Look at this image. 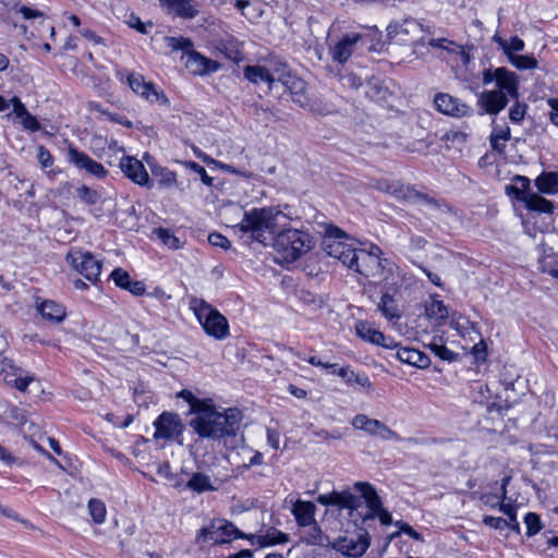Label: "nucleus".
Masks as SVG:
<instances>
[{
    "label": "nucleus",
    "mask_w": 558,
    "mask_h": 558,
    "mask_svg": "<svg viewBox=\"0 0 558 558\" xmlns=\"http://www.w3.org/2000/svg\"><path fill=\"white\" fill-rule=\"evenodd\" d=\"M374 186L381 192L391 194L398 199H403L413 204L422 203L430 208L440 209L441 207L437 199L415 191L410 185H403L399 181L381 179L376 181Z\"/></svg>",
    "instance_id": "7"
},
{
    "label": "nucleus",
    "mask_w": 558,
    "mask_h": 558,
    "mask_svg": "<svg viewBox=\"0 0 558 558\" xmlns=\"http://www.w3.org/2000/svg\"><path fill=\"white\" fill-rule=\"evenodd\" d=\"M66 157L68 161L74 167L80 170H85L88 174L97 179H104L108 173L100 162L94 160L87 154L80 151L74 146H69Z\"/></svg>",
    "instance_id": "13"
},
{
    "label": "nucleus",
    "mask_w": 558,
    "mask_h": 558,
    "mask_svg": "<svg viewBox=\"0 0 558 558\" xmlns=\"http://www.w3.org/2000/svg\"><path fill=\"white\" fill-rule=\"evenodd\" d=\"M375 518H378L380 523L383 525H390L392 524V517L391 514L381 506L378 511L375 512H367L363 517V521L373 520Z\"/></svg>",
    "instance_id": "54"
},
{
    "label": "nucleus",
    "mask_w": 558,
    "mask_h": 558,
    "mask_svg": "<svg viewBox=\"0 0 558 558\" xmlns=\"http://www.w3.org/2000/svg\"><path fill=\"white\" fill-rule=\"evenodd\" d=\"M357 265L373 269L375 272L373 277L377 275L381 276L385 271L392 274L393 268H396V265L391 260L381 258L383 252L377 245H372L368 252L357 250Z\"/></svg>",
    "instance_id": "9"
},
{
    "label": "nucleus",
    "mask_w": 558,
    "mask_h": 558,
    "mask_svg": "<svg viewBox=\"0 0 558 558\" xmlns=\"http://www.w3.org/2000/svg\"><path fill=\"white\" fill-rule=\"evenodd\" d=\"M88 510L93 521L97 524L104 523L106 519V506L99 499H90L88 502Z\"/></svg>",
    "instance_id": "44"
},
{
    "label": "nucleus",
    "mask_w": 558,
    "mask_h": 558,
    "mask_svg": "<svg viewBox=\"0 0 558 558\" xmlns=\"http://www.w3.org/2000/svg\"><path fill=\"white\" fill-rule=\"evenodd\" d=\"M515 185H508L506 187L508 193H513L518 201L522 202V197L533 192H530V179L524 175H515L513 178Z\"/></svg>",
    "instance_id": "39"
},
{
    "label": "nucleus",
    "mask_w": 558,
    "mask_h": 558,
    "mask_svg": "<svg viewBox=\"0 0 558 558\" xmlns=\"http://www.w3.org/2000/svg\"><path fill=\"white\" fill-rule=\"evenodd\" d=\"M511 477L510 476H505L502 480H501V485H500V493L497 494H493V493H489V494H484L482 497H481V500L486 504V505H489L492 507H495L497 505L500 506V504H502V501L506 499L507 497V485L509 484Z\"/></svg>",
    "instance_id": "41"
},
{
    "label": "nucleus",
    "mask_w": 558,
    "mask_h": 558,
    "mask_svg": "<svg viewBox=\"0 0 558 558\" xmlns=\"http://www.w3.org/2000/svg\"><path fill=\"white\" fill-rule=\"evenodd\" d=\"M66 262L92 283L98 281L102 264L92 253L71 250L66 255Z\"/></svg>",
    "instance_id": "8"
},
{
    "label": "nucleus",
    "mask_w": 558,
    "mask_h": 558,
    "mask_svg": "<svg viewBox=\"0 0 558 558\" xmlns=\"http://www.w3.org/2000/svg\"><path fill=\"white\" fill-rule=\"evenodd\" d=\"M274 248L287 263L298 260L313 246L312 236L296 228H283L276 233L271 240Z\"/></svg>",
    "instance_id": "5"
},
{
    "label": "nucleus",
    "mask_w": 558,
    "mask_h": 558,
    "mask_svg": "<svg viewBox=\"0 0 558 558\" xmlns=\"http://www.w3.org/2000/svg\"><path fill=\"white\" fill-rule=\"evenodd\" d=\"M356 335L373 344H377L385 340V335L375 329L368 322H357L355 325Z\"/></svg>",
    "instance_id": "35"
},
{
    "label": "nucleus",
    "mask_w": 558,
    "mask_h": 558,
    "mask_svg": "<svg viewBox=\"0 0 558 558\" xmlns=\"http://www.w3.org/2000/svg\"><path fill=\"white\" fill-rule=\"evenodd\" d=\"M500 511L508 517V527L514 531L520 530V523L517 519L515 510L511 505L500 504Z\"/></svg>",
    "instance_id": "56"
},
{
    "label": "nucleus",
    "mask_w": 558,
    "mask_h": 558,
    "mask_svg": "<svg viewBox=\"0 0 558 558\" xmlns=\"http://www.w3.org/2000/svg\"><path fill=\"white\" fill-rule=\"evenodd\" d=\"M33 376H21L16 374L14 366H11V371L3 369V380L7 385L16 388L20 391H26L28 385L34 380Z\"/></svg>",
    "instance_id": "36"
},
{
    "label": "nucleus",
    "mask_w": 558,
    "mask_h": 558,
    "mask_svg": "<svg viewBox=\"0 0 558 558\" xmlns=\"http://www.w3.org/2000/svg\"><path fill=\"white\" fill-rule=\"evenodd\" d=\"M496 88L480 94L477 105L487 114L497 116L509 104V98H519V77L506 68L487 69L483 72V84L494 83Z\"/></svg>",
    "instance_id": "2"
},
{
    "label": "nucleus",
    "mask_w": 558,
    "mask_h": 558,
    "mask_svg": "<svg viewBox=\"0 0 558 558\" xmlns=\"http://www.w3.org/2000/svg\"><path fill=\"white\" fill-rule=\"evenodd\" d=\"M120 168L122 172L134 183L138 185H147L149 183L148 172L138 159L131 156H124L120 160Z\"/></svg>",
    "instance_id": "18"
},
{
    "label": "nucleus",
    "mask_w": 558,
    "mask_h": 558,
    "mask_svg": "<svg viewBox=\"0 0 558 558\" xmlns=\"http://www.w3.org/2000/svg\"><path fill=\"white\" fill-rule=\"evenodd\" d=\"M168 13L174 14L184 20H192L199 13L198 4L195 0H158Z\"/></svg>",
    "instance_id": "19"
},
{
    "label": "nucleus",
    "mask_w": 558,
    "mask_h": 558,
    "mask_svg": "<svg viewBox=\"0 0 558 558\" xmlns=\"http://www.w3.org/2000/svg\"><path fill=\"white\" fill-rule=\"evenodd\" d=\"M183 165H184L185 168H187V169L194 171L195 173H197L199 175L201 181L205 185L213 186L214 179L207 174V172H206V170H205V168L203 166H201L197 162L192 161V160L184 161Z\"/></svg>",
    "instance_id": "51"
},
{
    "label": "nucleus",
    "mask_w": 558,
    "mask_h": 558,
    "mask_svg": "<svg viewBox=\"0 0 558 558\" xmlns=\"http://www.w3.org/2000/svg\"><path fill=\"white\" fill-rule=\"evenodd\" d=\"M244 77L251 82L252 84L258 85L260 83H265L268 86V89L271 90L274 85L271 83L269 70L265 64H256V65H246L243 69Z\"/></svg>",
    "instance_id": "27"
},
{
    "label": "nucleus",
    "mask_w": 558,
    "mask_h": 558,
    "mask_svg": "<svg viewBox=\"0 0 558 558\" xmlns=\"http://www.w3.org/2000/svg\"><path fill=\"white\" fill-rule=\"evenodd\" d=\"M369 547L368 533L364 532L357 536L339 537L332 548L348 557H360Z\"/></svg>",
    "instance_id": "14"
},
{
    "label": "nucleus",
    "mask_w": 558,
    "mask_h": 558,
    "mask_svg": "<svg viewBox=\"0 0 558 558\" xmlns=\"http://www.w3.org/2000/svg\"><path fill=\"white\" fill-rule=\"evenodd\" d=\"M126 24L131 27L136 29L141 34H149L151 28L154 27V24L151 21L148 22H142V20L135 15L134 13H131L126 19Z\"/></svg>",
    "instance_id": "49"
},
{
    "label": "nucleus",
    "mask_w": 558,
    "mask_h": 558,
    "mask_svg": "<svg viewBox=\"0 0 558 558\" xmlns=\"http://www.w3.org/2000/svg\"><path fill=\"white\" fill-rule=\"evenodd\" d=\"M396 525H398L400 530L396 533H392L390 535V539L399 536L401 533H404L415 541H423L422 535L417 533L410 524L397 522Z\"/></svg>",
    "instance_id": "57"
},
{
    "label": "nucleus",
    "mask_w": 558,
    "mask_h": 558,
    "mask_svg": "<svg viewBox=\"0 0 558 558\" xmlns=\"http://www.w3.org/2000/svg\"><path fill=\"white\" fill-rule=\"evenodd\" d=\"M250 539L252 544H256L259 547H268L288 543L289 535L271 527L268 529L264 534L252 535Z\"/></svg>",
    "instance_id": "28"
},
{
    "label": "nucleus",
    "mask_w": 558,
    "mask_h": 558,
    "mask_svg": "<svg viewBox=\"0 0 558 558\" xmlns=\"http://www.w3.org/2000/svg\"><path fill=\"white\" fill-rule=\"evenodd\" d=\"M428 348L436 356L442 361L452 362L456 361L459 356L458 353L452 352L445 344L437 341L430 342Z\"/></svg>",
    "instance_id": "43"
},
{
    "label": "nucleus",
    "mask_w": 558,
    "mask_h": 558,
    "mask_svg": "<svg viewBox=\"0 0 558 558\" xmlns=\"http://www.w3.org/2000/svg\"><path fill=\"white\" fill-rule=\"evenodd\" d=\"M354 489L361 493V497L364 499L366 507L368 508L367 512L378 511L383 506L381 498L372 484L367 482H356L354 483Z\"/></svg>",
    "instance_id": "25"
},
{
    "label": "nucleus",
    "mask_w": 558,
    "mask_h": 558,
    "mask_svg": "<svg viewBox=\"0 0 558 558\" xmlns=\"http://www.w3.org/2000/svg\"><path fill=\"white\" fill-rule=\"evenodd\" d=\"M177 396L178 398L184 399L189 403L190 412L192 414L199 411L201 408H203L206 403L210 401V399H198L193 395V392L189 390H181L180 392H178Z\"/></svg>",
    "instance_id": "45"
},
{
    "label": "nucleus",
    "mask_w": 558,
    "mask_h": 558,
    "mask_svg": "<svg viewBox=\"0 0 558 558\" xmlns=\"http://www.w3.org/2000/svg\"><path fill=\"white\" fill-rule=\"evenodd\" d=\"M522 202L524 203L525 207L532 211L553 214L555 210V205L553 202L534 192L523 196Z\"/></svg>",
    "instance_id": "31"
},
{
    "label": "nucleus",
    "mask_w": 558,
    "mask_h": 558,
    "mask_svg": "<svg viewBox=\"0 0 558 558\" xmlns=\"http://www.w3.org/2000/svg\"><path fill=\"white\" fill-rule=\"evenodd\" d=\"M515 101L509 109V119L512 123H521L526 114L527 105L525 102L519 101V99H514Z\"/></svg>",
    "instance_id": "47"
},
{
    "label": "nucleus",
    "mask_w": 558,
    "mask_h": 558,
    "mask_svg": "<svg viewBox=\"0 0 558 558\" xmlns=\"http://www.w3.org/2000/svg\"><path fill=\"white\" fill-rule=\"evenodd\" d=\"M509 138H510V129H509V126H501V128L495 126L493 129V132L490 134V138L489 140H499V141H502V142H507Z\"/></svg>",
    "instance_id": "62"
},
{
    "label": "nucleus",
    "mask_w": 558,
    "mask_h": 558,
    "mask_svg": "<svg viewBox=\"0 0 558 558\" xmlns=\"http://www.w3.org/2000/svg\"><path fill=\"white\" fill-rule=\"evenodd\" d=\"M190 308L194 312L204 331L216 340L226 339L229 336V323L227 318L203 299L193 298Z\"/></svg>",
    "instance_id": "6"
},
{
    "label": "nucleus",
    "mask_w": 558,
    "mask_h": 558,
    "mask_svg": "<svg viewBox=\"0 0 558 558\" xmlns=\"http://www.w3.org/2000/svg\"><path fill=\"white\" fill-rule=\"evenodd\" d=\"M37 311L44 319L50 323H61L65 318V308L56 303L54 301L45 300L40 303L37 302Z\"/></svg>",
    "instance_id": "26"
},
{
    "label": "nucleus",
    "mask_w": 558,
    "mask_h": 558,
    "mask_svg": "<svg viewBox=\"0 0 558 558\" xmlns=\"http://www.w3.org/2000/svg\"><path fill=\"white\" fill-rule=\"evenodd\" d=\"M349 236L344 231L336 226H328L325 229V235L322 241V247L327 255L339 259L348 268L363 275L364 277L374 276L373 269L363 265H357V250L348 242Z\"/></svg>",
    "instance_id": "3"
},
{
    "label": "nucleus",
    "mask_w": 558,
    "mask_h": 558,
    "mask_svg": "<svg viewBox=\"0 0 558 558\" xmlns=\"http://www.w3.org/2000/svg\"><path fill=\"white\" fill-rule=\"evenodd\" d=\"M509 61L519 70H529L537 66V61L532 56L514 54L509 58Z\"/></svg>",
    "instance_id": "46"
},
{
    "label": "nucleus",
    "mask_w": 558,
    "mask_h": 558,
    "mask_svg": "<svg viewBox=\"0 0 558 558\" xmlns=\"http://www.w3.org/2000/svg\"><path fill=\"white\" fill-rule=\"evenodd\" d=\"M308 531L304 536V541L310 545H323V532L316 522L306 525Z\"/></svg>",
    "instance_id": "53"
},
{
    "label": "nucleus",
    "mask_w": 558,
    "mask_h": 558,
    "mask_svg": "<svg viewBox=\"0 0 558 558\" xmlns=\"http://www.w3.org/2000/svg\"><path fill=\"white\" fill-rule=\"evenodd\" d=\"M132 90L150 102L167 104V97L154 84L145 82L143 75L132 73L128 77Z\"/></svg>",
    "instance_id": "16"
},
{
    "label": "nucleus",
    "mask_w": 558,
    "mask_h": 558,
    "mask_svg": "<svg viewBox=\"0 0 558 558\" xmlns=\"http://www.w3.org/2000/svg\"><path fill=\"white\" fill-rule=\"evenodd\" d=\"M241 420L242 414L238 409L230 408L225 412H218L210 400L194 413L189 424L202 438H225L226 442L233 438V442H236Z\"/></svg>",
    "instance_id": "1"
},
{
    "label": "nucleus",
    "mask_w": 558,
    "mask_h": 558,
    "mask_svg": "<svg viewBox=\"0 0 558 558\" xmlns=\"http://www.w3.org/2000/svg\"><path fill=\"white\" fill-rule=\"evenodd\" d=\"M283 86L290 92L292 100L300 107L305 108L310 105L306 94L307 87L305 81L293 73Z\"/></svg>",
    "instance_id": "22"
},
{
    "label": "nucleus",
    "mask_w": 558,
    "mask_h": 558,
    "mask_svg": "<svg viewBox=\"0 0 558 558\" xmlns=\"http://www.w3.org/2000/svg\"><path fill=\"white\" fill-rule=\"evenodd\" d=\"M352 425L356 429H362L368 435L379 437L384 440H400L399 434L389 428L383 422L369 418L365 414H357L352 420Z\"/></svg>",
    "instance_id": "10"
},
{
    "label": "nucleus",
    "mask_w": 558,
    "mask_h": 558,
    "mask_svg": "<svg viewBox=\"0 0 558 558\" xmlns=\"http://www.w3.org/2000/svg\"><path fill=\"white\" fill-rule=\"evenodd\" d=\"M524 523L526 525V535L533 536L542 530V522L538 514L529 512L524 517Z\"/></svg>",
    "instance_id": "50"
},
{
    "label": "nucleus",
    "mask_w": 558,
    "mask_h": 558,
    "mask_svg": "<svg viewBox=\"0 0 558 558\" xmlns=\"http://www.w3.org/2000/svg\"><path fill=\"white\" fill-rule=\"evenodd\" d=\"M186 68L196 75H204L215 72L218 69L216 62L203 57L201 53L192 50L187 54Z\"/></svg>",
    "instance_id": "23"
},
{
    "label": "nucleus",
    "mask_w": 558,
    "mask_h": 558,
    "mask_svg": "<svg viewBox=\"0 0 558 558\" xmlns=\"http://www.w3.org/2000/svg\"><path fill=\"white\" fill-rule=\"evenodd\" d=\"M218 531H220V534L217 533V536L215 538V543L221 544L230 542L232 538H244L245 535L238 530V527L232 524L231 522L223 523Z\"/></svg>",
    "instance_id": "40"
},
{
    "label": "nucleus",
    "mask_w": 558,
    "mask_h": 558,
    "mask_svg": "<svg viewBox=\"0 0 558 558\" xmlns=\"http://www.w3.org/2000/svg\"><path fill=\"white\" fill-rule=\"evenodd\" d=\"M534 184L543 194L554 195L558 193V171H544L535 180Z\"/></svg>",
    "instance_id": "32"
},
{
    "label": "nucleus",
    "mask_w": 558,
    "mask_h": 558,
    "mask_svg": "<svg viewBox=\"0 0 558 558\" xmlns=\"http://www.w3.org/2000/svg\"><path fill=\"white\" fill-rule=\"evenodd\" d=\"M337 374L350 386L359 385L366 389L372 387V383L366 374L355 373L350 366L340 367Z\"/></svg>",
    "instance_id": "34"
},
{
    "label": "nucleus",
    "mask_w": 558,
    "mask_h": 558,
    "mask_svg": "<svg viewBox=\"0 0 558 558\" xmlns=\"http://www.w3.org/2000/svg\"><path fill=\"white\" fill-rule=\"evenodd\" d=\"M341 83L345 87L357 89L362 85V78L354 73H347L341 75Z\"/></svg>",
    "instance_id": "61"
},
{
    "label": "nucleus",
    "mask_w": 558,
    "mask_h": 558,
    "mask_svg": "<svg viewBox=\"0 0 558 558\" xmlns=\"http://www.w3.org/2000/svg\"><path fill=\"white\" fill-rule=\"evenodd\" d=\"M155 439H172L180 436L183 432V425L178 414L163 412L154 422Z\"/></svg>",
    "instance_id": "12"
},
{
    "label": "nucleus",
    "mask_w": 558,
    "mask_h": 558,
    "mask_svg": "<svg viewBox=\"0 0 558 558\" xmlns=\"http://www.w3.org/2000/svg\"><path fill=\"white\" fill-rule=\"evenodd\" d=\"M426 315L429 318L445 320L448 317L447 306L442 301L433 300L425 308Z\"/></svg>",
    "instance_id": "42"
},
{
    "label": "nucleus",
    "mask_w": 558,
    "mask_h": 558,
    "mask_svg": "<svg viewBox=\"0 0 558 558\" xmlns=\"http://www.w3.org/2000/svg\"><path fill=\"white\" fill-rule=\"evenodd\" d=\"M377 308L386 318L390 320L395 318H400L401 316L398 310L397 302L389 292L383 293L380 301L377 305Z\"/></svg>",
    "instance_id": "37"
},
{
    "label": "nucleus",
    "mask_w": 558,
    "mask_h": 558,
    "mask_svg": "<svg viewBox=\"0 0 558 558\" xmlns=\"http://www.w3.org/2000/svg\"><path fill=\"white\" fill-rule=\"evenodd\" d=\"M292 513L301 526L311 525L316 522L314 519L315 505L311 501L296 500L292 506Z\"/></svg>",
    "instance_id": "29"
},
{
    "label": "nucleus",
    "mask_w": 558,
    "mask_h": 558,
    "mask_svg": "<svg viewBox=\"0 0 558 558\" xmlns=\"http://www.w3.org/2000/svg\"><path fill=\"white\" fill-rule=\"evenodd\" d=\"M434 104L436 109L446 116L463 118L473 113V109L469 105L449 94L438 93L434 98Z\"/></svg>",
    "instance_id": "11"
},
{
    "label": "nucleus",
    "mask_w": 558,
    "mask_h": 558,
    "mask_svg": "<svg viewBox=\"0 0 558 558\" xmlns=\"http://www.w3.org/2000/svg\"><path fill=\"white\" fill-rule=\"evenodd\" d=\"M110 277L114 281V283L131 292L133 295L140 296L145 293V284L142 281H134L132 280L131 276L128 271L123 270L122 268H116Z\"/></svg>",
    "instance_id": "21"
},
{
    "label": "nucleus",
    "mask_w": 558,
    "mask_h": 558,
    "mask_svg": "<svg viewBox=\"0 0 558 558\" xmlns=\"http://www.w3.org/2000/svg\"><path fill=\"white\" fill-rule=\"evenodd\" d=\"M265 63L269 70L272 85H275L276 82H279L283 85L286 81H288V78L293 74L288 63L280 59L271 58Z\"/></svg>",
    "instance_id": "30"
},
{
    "label": "nucleus",
    "mask_w": 558,
    "mask_h": 558,
    "mask_svg": "<svg viewBox=\"0 0 558 558\" xmlns=\"http://www.w3.org/2000/svg\"><path fill=\"white\" fill-rule=\"evenodd\" d=\"M186 488L197 494L216 490L210 477L202 472L192 473L186 482Z\"/></svg>",
    "instance_id": "33"
},
{
    "label": "nucleus",
    "mask_w": 558,
    "mask_h": 558,
    "mask_svg": "<svg viewBox=\"0 0 558 558\" xmlns=\"http://www.w3.org/2000/svg\"><path fill=\"white\" fill-rule=\"evenodd\" d=\"M166 43L169 48L172 50H182L187 54L192 51L193 43L189 38L184 37H166Z\"/></svg>",
    "instance_id": "48"
},
{
    "label": "nucleus",
    "mask_w": 558,
    "mask_h": 558,
    "mask_svg": "<svg viewBox=\"0 0 558 558\" xmlns=\"http://www.w3.org/2000/svg\"><path fill=\"white\" fill-rule=\"evenodd\" d=\"M396 357L402 363L418 368H427L430 365L429 356L413 348H399L396 352Z\"/></svg>",
    "instance_id": "24"
},
{
    "label": "nucleus",
    "mask_w": 558,
    "mask_h": 558,
    "mask_svg": "<svg viewBox=\"0 0 558 558\" xmlns=\"http://www.w3.org/2000/svg\"><path fill=\"white\" fill-rule=\"evenodd\" d=\"M156 234L158 239L162 241L165 245L169 248L178 250L180 247V240L174 234H172L169 230L159 228L156 230Z\"/></svg>",
    "instance_id": "52"
},
{
    "label": "nucleus",
    "mask_w": 558,
    "mask_h": 558,
    "mask_svg": "<svg viewBox=\"0 0 558 558\" xmlns=\"http://www.w3.org/2000/svg\"><path fill=\"white\" fill-rule=\"evenodd\" d=\"M485 525L495 530H504L508 527V521L500 517L486 515L483 519Z\"/></svg>",
    "instance_id": "60"
},
{
    "label": "nucleus",
    "mask_w": 558,
    "mask_h": 558,
    "mask_svg": "<svg viewBox=\"0 0 558 558\" xmlns=\"http://www.w3.org/2000/svg\"><path fill=\"white\" fill-rule=\"evenodd\" d=\"M281 213L272 207L253 208L244 213L236 226L243 233H248L253 241L266 245L270 242L279 225Z\"/></svg>",
    "instance_id": "4"
},
{
    "label": "nucleus",
    "mask_w": 558,
    "mask_h": 558,
    "mask_svg": "<svg viewBox=\"0 0 558 558\" xmlns=\"http://www.w3.org/2000/svg\"><path fill=\"white\" fill-rule=\"evenodd\" d=\"M19 119L21 120V123L25 130H28L31 132H37L40 130V123L28 111L22 114Z\"/></svg>",
    "instance_id": "58"
},
{
    "label": "nucleus",
    "mask_w": 558,
    "mask_h": 558,
    "mask_svg": "<svg viewBox=\"0 0 558 558\" xmlns=\"http://www.w3.org/2000/svg\"><path fill=\"white\" fill-rule=\"evenodd\" d=\"M76 196L85 204L89 206H95L97 204H100L99 207H94L90 213L94 217L100 218L104 215V210H108L109 213L113 209V202L111 198H104L101 199L100 194L87 186V185H81L76 189Z\"/></svg>",
    "instance_id": "15"
},
{
    "label": "nucleus",
    "mask_w": 558,
    "mask_h": 558,
    "mask_svg": "<svg viewBox=\"0 0 558 558\" xmlns=\"http://www.w3.org/2000/svg\"><path fill=\"white\" fill-rule=\"evenodd\" d=\"M317 502L323 506H337L350 510H356L361 507V499L348 490L319 495Z\"/></svg>",
    "instance_id": "17"
},
{
    "label": "nucleus",
    "mask_w": 558,
    "mask_h": 558,
    "mask_svg": "<svg viewBox=\"0 0 558 558\" xmlns=\"http://www.w3.org/2000/svg\"><path fill=\"white\" fill-rule=\"evenodd\" d=\"M360 39V34H345L335 46L330 48L332 60L341 64L345 63L351 57L354 47Z\"/></svg>",
    "instance_id": "20"
},
{
    "label": "nucleus",
    "mask_w": 558,
    "mask_h": 558,
    "mask_svg": "<svg viewBox=\"0 0 558 558\" xmlns=\"http://www.w3.org/2000/svg\"><path fill=\"white\" fill-rule=\"evenodd\" d=\"M160 175V183L165 184L167 186H171L177 182V174L175 172L169 170V169H162L159 173Z\"/></svg>",
    "instance_id": "63"
},
{
    "label": "nucleus",
    "mask_w": 558,
    "mask_h": 558,
    "mask_svg": "<svg viewBox=\"0 0 558 558\" xmlns=\"http://www.w3.org/2000/svg\"><path fill=\"white\" fill-rule=\"evenodd\" d=\"M38 162L40 163L41 168L47 169L53 166L54 158L51 155V153L46 148L44 145L38 146L37 148V156H36Z\"/></svg>",
    "instance_id": "55"
},
{
    "label": "nucleus",
    "mask_w": 558,
    "mask_h": 558,
    "mask_svg": "<svg viewBox=\"0 0 558 558\" xmlns=\"http://www.w3.org/2000/svg\"><path fill=\"white\" fill-rule=\"evenodd\" d=\"M208 242L217 247H221L223 250H228L231 246L230 241L227 236L222 235L221 233L214 232L208 235Z\"/></svg>",
    "instance_id": "59"
},
{
    "label": "nucleus",
    "mask_w": 558,
    "mask_h": 558,
    "mask_svg": "<svg viewBox=\"0 0 558 558\" xmlns=\"http://www.w3.org/2000/svg\"><path fill=\"white\" fill-rule=\"evenodd\" d=\"M493 40L498 44V46L502 49L508 59L511 56H514V52L522 51L524 49V41L518 36H513L510 40H506L498 35L493 37Z\"/></svg>",
    "instance_id": "38"
},
{
    "label": "nucleus",
    "mask_w": 558,
    "mask_h": 558,
    "mask_svg": "<svg viewBox=\"0 0 558 558\" xmlns=\"http://www.w3.org/2000/svg\"><path fill=\"white\" fill-rule=\"evenodd\" d=\"M547 105L550 108L549 120L551 123L558 126V98H548Z\"/></svg>",
    "instance_id": "64"
}]
</instances>
